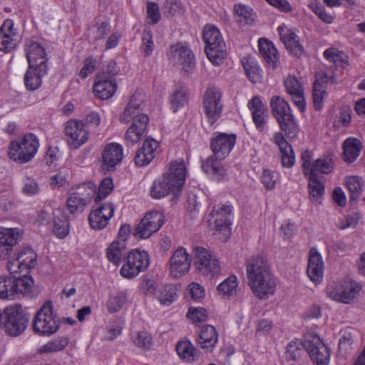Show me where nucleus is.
Listing matches in <instances>:
<instances>
[{
    "label": "nucleus",
    "instance_id": "f257e3e1",
    "mask_svg": "<svg viewBox=\"0 0 365 365\" xmlns=\"http://www.w3.org/2000/svg\"><path fill=\"white\" fill-rule=\"evenodd\" d=\"M247 284L252 294L259 299H267L274 295L277 282L266 256L252 255L246 260Z\"/></svg>",
    "mask_w": 365,
    "mask_h": 365
},
{
    "label": "nucleus",
    "instance_id": "f03ea898",
    "mask_svg": "<svg viewBox=\"0 0 365 365\" xmlns=\"http://www.w3.org/2000/svg\"><path fill=\"white\" fill-rule=\"evenodd\" d=\"M186 178L185 162L173 160L168 165V171L154 180L150 189V195L154 199H160L169 194L178 195L182 192Z\"/></svg>",
    "mask_w": 365,
    "mask_h": 365
},
{
    "label": "nucleus",
    "instance_id": "7ed1b4c3",
    "mask_svg": "<svg viewBox=\"0 0 365 365\" xmlns=\"http://www.w3.org/2000/svg\"><path fill=\"white\" fill-rule=\"evenodd\" d=\"M205 41V52L214 65H220L227 56L225 43L217 27L213 25L205 26L202 32Z\"/></svg>",
    "mask_w": 365,
    "mask_h": 365
},
{
    "label": "nucleus",
    "instance_id": "20e7f679",
    "mask_svg": "<svg viewBox=\"0 0 365 365\" xmlns=\"http://www.w3.org/2000/svg\"><path fill=\"white\" fill-rule=\"evenodd\" d=\"M38 148V139L34 133H29L10 143L8 155L16 163L24 164L34 158Z\"/></svg>",
    "mask_w": 365,
    "mask_h": 365
},
{
    "label": "nucleus",
    "instance_id": "39448f33",
    "mask_svg": "<svg viewBox=\"0 0 365 365\" xmlns=\"http://www.w3.org/2000/svg\"><path fill=\"white\" fill-rule=\"evenodd\" d=\"M96 186L92 182H88L72 187L68 192L66 207L73 216L81 214L91 198L96 194Z\"/></svg>",
    "mask_w": 365,
    "mask_h": 365
},
{
    "label": "nucleus",
    "instance_id": "423d86ee",
    "mask_svg": "<svg viewBox=\"0 0 365 365\" xmlns=\"http://www.w3.org/2000/svg\"><path fill=\"white\" fill-rule=\"evenodd\" d=\"M123 262L120 274L125 279H132L148 269L150 257L144 250L133 249L123 257Z\"/></svg>",
    "mask_w": 365,
    "mask_h": 365
},
{
    "label": "nucleus",
    "instance_id": "0eeeda50",
    "mask_svg": "<svg viewBox=\"0 0 365 365\" xmlns=\"http://www.w3.org/2000/svg\"><path fill=\"white\" fill-rule=\"evenodd\" d=\"M59 328L58 322L53 312L52 304L46 302L36 312L33 321V329L35 333L41 335H51Z\"/></svg>",
    "mask_w": 365,
    "mask_h": 365
},
{
    "label": "nucleus",
    "instance_id": "6e6552de",
    "mask_svg": "<svg viewBox=\"0 0 365 365\" xmlns=\"http://www.w3.org/2000/svg\"><path fill=\"white\" fill-rule=\"evenodd\" d=\"M193 252L194 266L200 274L213 277L220 272V262L211 251L202 247H196Z\"/></svg>",
    "mask_w": 365,
    "mask_h": 365
},
{
    "label": "nucleus",
    "instance_id": "1a4fd4ad",
    "mask_svg": "<svg viewBox=\"0 0 365 365\" xmlns=\"http://www.w3.org/2000/svg\"><path fill=\"white\" fill-rule=\"evenodd\" d=\"M4 329L6 333L12 336L22 334L28 326L29 316L19 306H11L4 309Z\"/></svg>",
    "mask_w": 365,
    "mask_h": 365
},
{
    "label": "nucleus",
    "instance_id": "9d476101",
    "mask_svg": "<svg viewBox=\"0 0 365 365\" xmlns=\"http://www.w3.org/2000/svg\"><path fill=\"white\" fill-rule=\"evenodd\" d=\"M222 92L216 87L208 88L203 96L204 113L210 125L214 124L221 116L223 105L221 102Z\"/></svg>",
    "mask_w": 365,
    "mask_h": 365
},
{
    "label": "nucleus",
    "instance_id": "9b49d317",
    "mask_svg": "<svg viewBox=\"0 0 365 365\" xmlns=\"http://www.w3.org/2000/svg\"><path fill=\"white\" fill-rule=\"evenodd\" d=\"M303 346L315 365H327L330 360V351L319 336L309 334L305 337Z\"/></svg>",
    "mask_w": 365,
    "mask_h": 365
},
{
    "label": "nucleus",
    "instance_id": "f8f14e48",
    "mask_svg": "<svg viewBox=\"0 0 365 365\" xmlns=\"http://www.w3.org/2000/svg\"><path fill=\"white\" fill-rule=\"evenodd\" d=\"M163 222L164 216L161 212H149L141 219L132 234L139 239L148 238L162 227Z\"/></svg>",
    "mask_w": 365,
    "mask_h": 365
},
{
    "label": "nucleus",
    "instance_id": "ddd939ff",
    "mask_svg": "<svg viewBox=\"0 0 365 365\" xmlns=\"http://www.w3.org/2000/svg\"><path fill=\"white\" fill-rule=\"evenodd\" d=\"M361 289V286L356 282H350L346 285L333 282L327 287L326 293L328 297L334 301L350 304Z\"/></svg>",
    "mask_w": 365,
    "mask_h": 365
},
{
    "label": "nucleus",
    "instance_id": "4468645a",
    "mask_svg": "<svg viewBox=\"0 0 365 365\" xmlns=\"http://www.w3.org/2000/svg\"><path fill=\"white\" fill-rule=\"evenodd\" d=\"M66 142L70 148L76 150L85 144L89 138V132L82 120L71 119L64 126Z\"/></svg>",
    "mask_w": 365,
    "mask_h": 365
},
{
    "label": "nucleus",
    "instance_id": "2eb2a0df",
    "mask_svg": "<svg viewBox=\"0 0 365 365\" xmlns=\"http://www.w3.org/2000/svg\"><path fill=\"white\" fill-rule=\"evenodd\" d=\"M115 206L112 202L96 203L88 215V222L92 229L100 230L105 228L113 216Z\"/></svg>",
    "mask_w": 365,
    "mask_h": 365
},
{
    "label": "nucleus",
    "instance_id": "dca6fc26",
    "mask_svg": "<svg viewBox=\"0 0 365 365\" xmlns=\"http://www.w3.org/2000/svg\"><path fill=\"white\" fill-rule=\"evenodd\" d=\"M191 257L184 247L178 248L171 255L169 261V274L174 279H178L190 270Z\"/></svg>",
    "mask_w": 365,
    "mask_h": 365
},
{
    "label": "nucleus",
    "instance_id": "f3484780",
    "mask_svg": "<svg viewBox=\"0 0 365 365\" xmlns=\"http://www.w3.org/2000/svg\"><path fill=\"white\" fill-rule=\"evenodd\" d=\"M144 101L145 95L143 91H135L130 97L123 113L120 116V121L121 123H128L133 120V123L137 122L138 124H139V120L141 119V116L147 115L142 112V104Z\"/></svg>",
    "mask_w": 365,
    "mask_h": 365
},
{
    "label": "nucleus",
    "instance_id": "a211bd4d",
    "mask_svg": "<svg viewBox=\"0 0 365 365\" xmlns=\"http://www.w3.org/2000/svg\"><path fill=\"white\" fill-rule=\"evenodd\" d=\"M237 140L235 134H227L225 133H215L210 140V148L213 152L212 155L225 159L229 155L233 149Z\"/></svg>",
    "mask_w": 365,
    "mask_h": 365
},
{
    "label": "nucleus",
    "instance_id": "6ab92c4d",
    "mask_svg": "<svg viewBox=\"0 0 365 365\" xmlns=\"http://www.w3.org/2000/svg\"><path fill=\"white\" fill-rule=\"evenodd\" d=\"M123 158V147L116 143H110L105 146L101 155V170L104 172L113 171L120 163Z\"/></svg>",
    "mask_w": 365,
    "mask_h": 365
},
{
    "label": "nucleus",
    "instance_id": "aec40b11",
    "mask_svg": "<svg viewBox=\"0 0 365 365\" xmlns=\"http://www.w3.org/2000/svg\"><path fill=\"white\" fill-rule=\"evenodd\" d=\"M232 210V207L227 205L215 207L210 214L209 224L213 225L216 231L229 233Z\"/></svg>",
    "mask_w": 365,
    "mask_h": 365
},
{
    "label": "nucleus",
    "instance_id": "412c9836",
    "mask_svg": "<svg viewBox=\"0 0 365 365\" xmlns=\"http://www.w3.org/2000/svg\"><path fill=\"white\" fill-rule=\"evenodd\" d=\"M19 41V35L13 20H5L0 28V51L10 52L15 48Z\"/></svg>",
    "mask_w": 365,
    "mask_h": 365
},
{
    "label": "nucleus",
    "instance_id": "4be33fe9",
    "mask_svg": "<svg viewBox=\"0 0 365 365\" xmlns=\"http://www.w3.org/2000/svg\"><path fill=\"white\" fill-rule=\"evenodd\" d=\"M171 57L178 62L187 73H191L195 66V56L190 48L182 43L170 46Z\"/></svg>",
    "mask_w": 365,
    "mask_h": 365
},
{
    "label": "nucleus",
    "instance_id": "5701e85b",
    "mask_svg": "<svg viewBox=\"0 0 365 365\" xmlns=\"http://www.w3.org/2000/svg\"><path fill=\"white\" fill-rule=\"evenodd\" d=\"M247 107L251 112L252 118L257 130L263 132L269 119L267 106L259 96H254L247 103Z\"/></svg>",
    "mask_w": 365,
    "mask_h": 365
},
{
    "label": "nucleus",
    "instance_id": "b1692460",
    "mask_svg": "<svg viewBox=\"0 0 365 365\" xmlns=\"http://www.w3.org/2000/svg\"><path fill=\"white\" fill-rule=\"evenodd\" d=\"M23 231L19 228L0 227V259H6L22 237Z\"/></svg>",
    "mask_w": 365,
    "mask_h": 365
},
{
    "label": "nucleus",
    "instance_id": "393cba45",
    "mask_svg": "<svg viewBox=\"0 0 365 365\" xmlns=\"http://www.w3.org/2000/svg\"><path fill=\"white\" fill-rule=\"evenodd\" d=\"M280 40L284 43L286 48L294 56L300 57L304 50L302 45L299 43V38L296 34L295 30L289 28L285 24L279 26L277 29Z\"/></svg>",
    "mask_w": 365,
    "mask_h": 365
},
{
    "label": "nucleus",
    "instance_id": "a878e982",
    "mask_svg": "<svg viewBox=\"0 0 365 365\" xmlns=\"http://www.w3.org/2000/svg\"><path fill=\"white\" fill-rule=\"evenodd\" d=\"M286 92L301 112L305 110L304 91L302 83L295 76H288L284 80Z\"/></svg>",
    "mask_w": 365,
    "mask_h": 365
},
{
    "label": "nucleus",
    "instance_id": "bb28decb",
    "mask_svg": "<svg viewBox=\"0 0 365 365\" xmlns=\"http://www.w3.org/2000/svg\"><path fill=\"white\" fill-rule=\"evenodd\" d=\"M159 145L158 141L152 138H147L136 151L134 157L135 164L138 167L148 165L155 158Z\"/></svg>",
    "mask_w": 365,
    "mask_h": 365
},
{
    "label": "nucleus",
    "instance_id": "cd10ccee",
    "mask_svg": "<svg viewBox=\"0 0 365 365\" xmlns=\"http://www.w3.org/2000/svg\"><path fill=\"white\" fill-rule=\"evenodd\" d=\"M24 49L30 67L46 66V53L45 48L39 43L32 39H26Z\"/></svg>",
    "mask_w": 365,
    "mask_h": 365
},
{
    "label": "nucleus",
    "instance_id": "c85d7f7f",
    "mask_svg": "<svg viewBox=\"0 0 365 365\" xmlns=\"http://www.w3.org/2000/svg\"><path fill=\"white\" fill-rule=\"evenodd\" d=\"M201 168L203 172L214 180L222 181L228 179V173L222 165V160L216 158L215 155H211L202 161Z\"/></svg>",
    "mask_w": 365,
    "mask_h": 365
},
{
    "label": "nucleus",
    "instance_id": "c756f323",
    "mask_svg": "<svg viewBox=\"0 0 365 365\" xmlns=\"http://www.w3.org/2000/svg\"><path fill=\"white\" fill-rule=\"evenodd\" d=\"M117 84L114 79L108 77L106 73L98 74L93 86L95 96L101 99H108L114 95Z\"/></svg>",
    "mask_w": 365,
    "mask_h": 365
},
{
    "label": "nucleus",
    "instance_id": "7c9ffc66",
    "mask_svg": "<svg viewBox=\"0 0 365 365\" xmlns=\"http://www.w3.org/2000/svg\"><path fill=\"white\" fill-rule=\"evenodd\" d=\"M307 273L314 283L317 284L322 281L324 262L321 255L315 248H312L309 251Z\"/></svg>",
    "mask_w": 365,
    "mask_h": 365
},
{
    "label": "nucleus",
    "instance_id": "2f4dec72",
    "mask_svg": "<svg viewBox=\"0 0 365 365\" xmlns=\"http://www.w3.org/2000/svg\"><path fill=\"white\" fill-rule=\"evenodd\" d=\"M273 140L278 145L282 153L281 161L282 166L289 168H292L294 165L295 156L291 145L280 132L274 133Z\"/></svg>",
    "mask_w": 365,
    "mask_h": 365
},
{
    "label": "nucleus",
    "instance_id": "473e14b6",
    "mask_svg": "<svg viewBox=\"0 0 365 365\" xmlns=\"http://www.w3.org/2000/svg\"><path fill=\"white\" fill-rule=\"evenodd\" d=\"M47 72V66H40L30 67L24 76V84L27 90L36 91L39 88L42 84V77Z\"/></svg>",
    "mask_w": 365,
    "mask_h": 365
},
{
    "label": "nucleus",
    "instance_id": "72a5a7b5",
    "mask_svg": "<svg viewBox=\"0 0 365 365\" xmlns=\"http://www.w3.org/2000/svg\"><path fill=\"white\" fill-rule=\"evenodd\" d=\"M218 341V334L212 325L203 326L199 331L197 342L206 351H212Z\"/></svg>",
    "mask_w": 365,
    "mask_h": 365
},
{
    "label": "nucleus",
    "instance_id": "f704fd0d",
    "mask_svg": "<svg viewBox=\"0 0 365 365\" xmlns=\"http://www.w3.org/2000/svg\"><path fill=\"white\" fill-rule=\"evenodd\" d=\"M148 122V116L142 115L141 119L139 120V124L137 122L133 123L125 133V139L126 142L132 145L137 143L146 130Z\"/></svg>",
    "mask_w": 365,
    "mask_h": 365
},
{
    "label": "nucleus",
    "instance_id": "c9c22d12",
    "mask_svg": "<svg viewBox=\"0 0 365 365\" xmlns=\"http://www.w3.org/2000/svg\"><path fill=\"white\" fill-rule=\"evenodd\" d=\"M258 46L260 54L267 63L274 68L279 59V53L274 44L270 41L260 38L258 41Z\"/></svg>",
    "mask_w": 365,
    "mask_h": 365
},
{
    "label": "nucleus",
    "instance_id": "e433bc0d",
    "mask_svg": "<svg viewBox=\"0 0 365 365\" xmlns=\"http://www.w3.org/2000/svg\"><path fill=\"white\" fill-rule=\"evenodd\" d=\"M276 120L281 130L284 133L287 138H294L297 137L299 132V125L292 112L287 113V115H284Z\"/></svg>",
    "mask_w": 365,
    "mask_h": 365
},
{
    "label": "nucleus",
    "instance_id": "4c0bfd02",
    "mask_svg": "<svg viewBox=\"0 0 365 365\" xmlns=\"http://www.w3.org/2000/svg\"><path fill=\"white\" fill-rule=\"evenodd\" d=\"M175 349L180 358L186 362H193L198 359V351L190 341H178Z\"/></svg>",
    "mask_w": 365,
    "mask_h": 365
},
{
    "label": "nucleus",
    "instance_id": "58836bf2",
    "mask_svg": "<svg viewBox=\"0 0 365 365\" xmlns=\"http://www.w3.org/2000/svg\"><path fill=\"white\" fill-rule=\"evenodd\" d=\"M126 250V243L123 241H113L106 249V256L108 261L114 265L120 264Z\"/></svg>",
    "mask_w": 365,
    "mask_h": 365
},
{
    "label": "nucleus",
    "instance_id": "ea45409f",
    "mask_svg": "<svg viewBox=\"0 0 365 365\" xmlns=\"http://www.w3.org/2000/svg\"><path fill=\"white\" fill-rule=\"evenodd\" d=\"M361 143L356 138H348L343 143L344 160L346 162H354L359 156Z\"/></svg>",
    "mask_w": 365,
    "mask_h": 365
},
{
    "label": "nucleus",
    "instance_id": "a19ab883",
    "mask_svg": "<svg viewBox=\"0 0 365 365\" xmlns=\"http://www.w3.org/2000/svg\"><path fill=\"white\" fill-rule=\"evenodd\" d=\"M309 197L312 202L317 205L321 204V200L324 194V185L319 181L317 175H309Z\"/></svg>",
    "mask_w": 365,
    "mask_h": 365
},
{
    "label": "nucleus",
    "instance_id": "79ce46f5",
    "mask_svg": "<svg viewBox=\"0 0 365 365\" xmlns=\"http://www.w3.org/2000/svg\"><path fill=\"white\" fill-rule=\"evenodd\" d=\"M34 281L31 277L24 275L21 277L16 278L14 276L13 294L14 299L19 298L20 295H25L31 291Z\"/></svg>",
    "mask_w": 365,
    "mask_h": 365
},
{
    "label": "nucleus",
    "instance_id": "37998d69",
    "mask_svg": "<svg viewBox=\"0 0 365 365\" xmlns=\"http://www.w3.org/2000/svg\"><path fill=\"white\" fill-rule=\"evenodd\" d=\"M269 105L272 114L276 119L292 112L289 103L279 96H272Z\"/></svg>",
    "mask_w": 365,
    "mask_h": 365
},
{
    "label": "nucleus",
    "instance_id": "c03bdc74",
    "mask_svg": "<svg viewBox=\"0 0 365 365\" xmlns=\"http://www.w3.org/2000/svg\"><path fill=\"white\" fill-rule=\"evenodd\" d=\"M53 233L60 238L63 239L69 232V221L63 213L61 212L59 216L53 217Z\"/></svg>",
    "mask_w": 365,
    "mask_h": 365
},
{
    "label": "nucleus",
    "instance_id": "a18cd8bd",
    "mask_svg": "<svg viewBox=\"0 0 365 365\" xmlns=\"http://www.w3.org/2000/svg\"><path fill=\"white\" fill-rule=\"evenodd\" d=\"M324 56L326 59L334 64L341 66H346L349 64V57L343 51H339L336 48H330L324 52Z\"/></svg>",
    "mask_w": 365,
    "mask_h": 365
},
{
    "label": "nucleus",
    "instance_id": "49530a36",
    "mask_svg": "<svg viewBox=\"0 0 365 365\" xmlns=\"http://www.w3.org/2000/svg\"><path fill=\"white\" fill-rule=\"evenodd\" d=\"M36 254L31 248H25L17 256L23 269L26 271L34 268L36 265Z\"/></svg>",
    "mask_w": 365,
    "mask_h": 365
},
{
    "label": "nucleus",
    "instance_id": "de8ad7c7",
    "mask_svg": "<svg viewBox=\"0 0 365 365\" xmlns=\"http://www.w3.org/2000/svg\"><path fill=\"white\" fill-rule=\"evenodd\" d=\"M14 276H0V299H14Z\"/></svg>",
    "mask_w": 365,
    "mask_h": 365
},
{
    "label": "nucleus",
    "instance_id": "09e8293b",
    "mask_svg": "<svg viewBox=\"0 0 365 365\" xmlns=\"http://www.w3.org/2000/svg\"><path fill=\"white\" fill-rule=\"evenodd\" d=\"M155 297L161 304H170L175 301L176 292L171 285L166 284L158 288Z\"/></svg>",
    "mask_w": 365,
    "mask_h": 365
},
{
    "label": "nucleus",
    "instance_id": "8fccbe9b",
    "mask_svg": "<svg viewBox=\"0 0 365 365\" xmlns=\"http://www.w3.org/2000/svg\"><path fill=\"white\" fill-rule=\"evenodd\" d=\"M334 169V163L331 158L327 157L325 158L317 159L312 165L309 171V175H317V172L324 174L330 173Z\"/></svg>",
    "mask_w": 365,
    "mask_h": 365
},
{
    "label": "nucleus",
    "instance_id": "3c124183",
    "mask_svg": "<svg viewBox=\"0 0 365 365\" xmlns=\"http://www.w3.org/2000/svg\"><path fill=\"white\" fill-rule=\"evenodd\" d=\"M346 183L351 192V200H356L362 192V186L364 185L362 178L358 176H351L347 179Z\"/></svg>",
    "mask_w": 365,
    "mask_h": 365
},
{
    "label": "nucleus",
    "instance_id": "603ef678",
    "mask_svg": "<svg viewBox=\"0 0 365 365\" xmlns=\"http://www.w3.org/2000/svg\"><path fill=\"white\" fill-rule=\"evenodd\" d=\"M114 185L111 178L103 179L99 185L98 190L95 194V203L100 202L106 197L113 190Z\"/></svg>",
    "mask_w": 365,
    "mask_h": 365
},
{
    "label": "nucleus",
    "instance_id": "864d4df0",
    "mask_svg": "<svg viewBox=\"0 0 365 365\" xmlns=\"http://www.w3.org/2000/svg\"><path fill=\"white\" fill-rule=\"evenodd\" d=\"M187 102V96L185 88L177 89L171 96V108L176 112L179 108L184 106Z\"/></svg>",
    "mask_w": 365,
    "mask_h": 365
},
{
    "label": "nucleus",
    "instance_id": "5fc2aeb1",
    "mask_svg": "<svg viewBox=\"0 0 365 365\" xmlns=\"http://www.w3.org/2000/svg\"><path fill=\"white\" fill-rule=\"evenodd\" d=\"M68 344V339L67 337H58L47 342L41 347V351L44 353L59 351L64 349L67 346Z\"/></svg>",
    "mask_w": 365,
    "mask_h": 365
},
{
    "label": "nucleus",
    "instance_id": "6e6d98bb",
    "mask_svg": "<svg viewBox=\"0 0 365 365\" xmlns=\"http://www.w3.org/2000/svg\"><path fill=\"white\" fill-rule=\"evenodd\" d=\"M237 287V277L234 275H232L225 279L222 283H220L217 286V289L220 294L230 297L235 293Z\"/></svg>",
    "mask_w": 365,
    "mask_h": 365
},
{
    "label": "nucleus",
    "instance_id": "4d7b16f0",
    "mask_svg": "<svg viewBox=\"0 0 365 365\" xmlns=\"http://www.w3.org/2000/svg\"><path fill=\"white\" fill-rule=\"evenodd\" d=\"M127 300V295L125 292H120L115 296L109 297L107 302V308L110 313L120 310Z\"/></svg>",
    "mask_w": 365,
    "mask_h": 365
},
{
    "label": "nucleus",
    "instance_id": "13d9d810",
    "mask_svg": "<svg viewBox=\"0 0 365 365\" xmlns=\"http://www.w3.org/2000/svg\"><path fill=\"white\" fill-rule=\"evenodd\" d=\"M132 340L137 346L143 349H150L152 344V337L150 334L145 331L134 333L132 336Z\"/></svg>",
    "mask_w": 365,
    "mask_h": 365
},
{
    "label": "nucleus",
    "instance_id": "bf43d9fd",
    "mask_svg": "<svg viewBox=\"0 0 365 365\" xmlns=\"http://www.w3.org/2000/svg\"><path fill=\"white\" fill-rule=\"evenodd\" d=\"M242 65L247 76L252 83L258 82L260 79L259 68L257 65L247 59L242 60Z\"/></svg>",
    "mask_w": 365,
    "mask_h": 365
},
{
    "label": "nucleus",
    "instance_id": "052dcab7",
    "mask_svg": "<svg viewBox=\"0 0 365 365\" xmlns=\"http://www.w3.org/2000/svg\"><path fill=\"white\" fill-rule=\"evenodd\" d=\"M187 317L195 324L205 322L208 319L207 312L203 307H190Z\"/></svg>",
    "mask_w": 365,
    "mask_h": 365
},
{
    "label": "nucleus",
    "instance_id": "680f3d73",
    "mask_svg": "<svg viewBox=\"0 0 365 365\" xmlns=\"http://www.w3.org/2000/svg\"><path fill=\"white\" fill-rule=\"evenodd\" d=\"M234 11L235 14L240 17V21H245V24H250L254 21L252 10L249 7L238 4L235 6Z\"/></svg>",
    "mask_w": 365,
    "mask_h": 365
},
{
    "label": "nucleus",
    "instance_id": "e2e57ef3",
    "mask_svg": "<svg viewBox=\"0 0 365 365\" xmlns=\"http://www.w3.org/2000/svg\"><path fill=\"white\" fill-rule=\"evenodd\" d=\"M309 8L324 23L331 24L333 21L334 17L322 5L312 2L309 4Z\"/></svg>",
    "mask_w": 365,
    "mask_h": 365
},
{
    "label": "nucleus",
    "instance_id": "0e129e2a",
    "mask_svg": "<svg viewBox=\"0 0 365 365\" xmlns=\"http://www.w3.org/2000/svg\"><path fill=\"white\" fill-rule=\"evenodd\" d=\"M153 47L152 31L149 29L143 30L141 45L142 51L145 53V56H148L153 53Z\"/></svg>",
    "mask_w": 365,
    "mask_h": 365
},
{
    "label": "nucleus",
    "instance_id": "69168bd1",
    "mask_svg": "<svg viewBox=\"0 0 365 365\" xmlns=\"http://www.w3.org/2000/svg\"><path fill=\"white\" fill-rule=\"evenodd\" d=\"M147 18L149 24H156L160 20V13L158 5L153 1H149L146 6Z\"/></svg>",
    "mask_w": 365,
    "mask_h": 365
},
{
    "label": "nucleus",
    "instance_id": "338daca9",
    "mask_svg": "<svg viewBox=\"0 0 365 365\" xmlns=\"http://www.w3.org/2000/svg\"><path fill=\"white\" fill-rule=\"evenodd\" d=\"M353 337L349 332H345L339 339V350L343 355H346L351 350Z\"/></svg>",
    "mask_w": 365,
    "mask_h": 365
},
{
    "label": "nucleus",
    "instance_id": "774afa93",
    "mask_svg": "<svg viewBox=\"0 0 365 365\" xmlns=\"http://www.w3.org/2000/svg\"><path fill=\"white\" fill-rule=\"evenodd\" d=\"M96 65V59L93 56H91L86 58L84 60L83 66L78 73L79 76L83 79L86 78L95 71Z\"/></svg>",
    "mask_w": 365,
    "mask_h": 365
}]
</instances>
